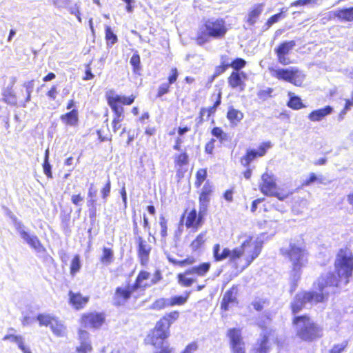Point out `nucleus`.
<instances>
[{
	"mask_svg": "<svg viewBox=\"0 0 353 353\" xmlns=\"http://www.w3.org/2000/svg\"><path fill=\"white\" fill-rule=\"evenodd\" d=\"M211 98L214 99V103L212 106L208 108H201L199 112V123H202L204 121V117L207 119L214 117L217 108L221 105L222 101V92L221 90L218 93H213L211 94Z\"/></svg>",
	"mask_w": 353,
	"mask_h": 353,
	"instance_id": "nucleus-26",
	"label": "nucleus"
},
{
	"mask_svg": "<svg viewBox=\"0 0 353 353\" xmlns=\"http://www.w3.org/2000/svg\"><path fill=\"white\" fill-rule=\"evenodd\" d=\"M105 39L108 46H112L118 41L117 36L112 32L108 26L105 28Z\"/></svg>",
	"mask_w": 353,
	"mask_h": 353,
	"instance_id": "nucleus-46",
	"label": "nucleus"
},
{
	"mask_svg": "<svg viewBox=\"0 0 353 353\" xmlns=\"http://www.w3.org/2000/svg\"><path fill=\"white\" fill-rule=\"evenodd\" d=\"M259 189L263 194L276 197L280 201L285 200L292 194V192L287 187L279 188L276 176L271 171L268 170L261 174Z\"/></svg>",
	"mask_w": 353,
	"mask_h": 353,
	"instance_id": "nucleus-6",
	"label": "nucleus"
},
{
	"mask_svg": "<svg viewBox=\"0 0 353 353\" xmlns=\"http://www.w3.org/2000/svg\"><path fill=\"white\" fill-rule=\"evenodd\" d=\"M334 16L341 21H353V7L339 9Z\"/></svg>",
	"mask_w": 353,
	"mask_h": 353,
	"instance_id": "nucleus-40",
	"label": "nucleus"
},
{
	"mask_svg": "<svg viewBox=\"0 0 353 353\" xmlns=\"http://www.w3.org/2000/svg\"><path fill=\"white\" fill-rule=\"evenodd\" d=\"M216 140L214 139H210L204 146V152L205 154L212 156L214 153Z\"/></svg>",
	"mask_w": 353,
	"mask_h": 353,
	"instance_id": "nucleus-56",
	"label": "nucleus"
},
{
	"mask_svg": "<svg viewBox=\"0 0 353 353\" xmlns=\"http://www.w3.org/2000/svg\"><path fill=\"white\" fill-rule=\"evenodd\" d=\"M137 292L134 285L130 283L124 285H119L115 288L112 295V304L116 307H121L131 300L135 302L141 296Z\"/></svg>",
	"mask_w": 353,
	"mask_h": 353,
	"instance_id": "nucleus-12",
	"label": "nucleus"
},
{
	"mask_svg": "<svg viewBox=\"0 0 353 353\" xmlns=\"http://www.w3.org/2000/svg\"><path fill=\"white\" fill-rule=\"evenodd\" d=\"M152 307L157 310H161L167 307H171L169 299L159 298L155 300L152 304Z\"/></svg>",
	"mask_w": 353,
	"mask_h": 353,
	"instance_id": "nucleus-49",
	"label": "nucleus"
},
{
	"mask_svg": "<svg viewBox=\"0 0 353 353\" xmlns=\"http://www.w3.org/2000/svg\"><path fill=\"white\" fill-rule=\"evenodd\" d=\"M34 80L32 79L23 84V86L26 88L27 96L26 98V101L28 102L30 101L31 99V93L32 92L34 88Z\"/></svg>",
	"mask_w": 353,
	"mask_h": 353,
	"instance_id": "nucleus-59",
	"label": "nucleus"
},
{
	"mask_svg": "<svg viewBox=\"0 0 353 353\" xmlns=\"http://www.w3.org/2000/svg\"><path fill=\"white\" fill-rule=\"evenodd\" d=\"M50 327L55 336L58 337H63L66 336L67 328L58 318H55Z\"/></svg>",
	"mask_w": 353,
	"mask_h": 353,
	"instance_id": "nucleus-38",
	"label": "nucleus"
},
{
	"mask_svg": "<svg viewBox=\"0 0 353 353\" xmlns=\"http://www.w3.org/2000/svg\"><path fill=\"white\" fill-rule=\"evenodd\" d=\"M198 350L196 341H192L188 344L180 353H194Z\"/></svg>",
	"mask_w": 353,
	"mask_h": 353,
	"instance_id": "nucleus-60",
	"label": "nucleus"
},
{
	"mask_svg": "<svg viewBox=\"0 0 353 353\" xmlns=\"http://www.w3.org/2000/svg\"><path fill=\"white\" fill-rule=\"evenodd\" d=\"M295 46V41L290 40L282 41L274 48V52L280 64L287 65L293 63V61L289 58V55Z\"/></svg>",
	"mask_w": 353,
	"mask_h": 353,
	"instance_id": "nucleus-20",
	"label": "nucleus"
},
{
	"mask_svg": "<svg viewBox=\"0 0 353 353\" xmlns=\"http://www.w3.org/2000/svg\"><path fill=\"white\" fill-rule=\"evenodd\" d=\"M211 263L209 261L201 263L186 269L183 272L176 275L178 283L183 287H190L196 282V279L192 277H188V275H192L197 277H204L210 272Z\"/></svg>",
	"mask_w": 353,
	"mask_h": 353,
	"instance_id": "nucleus-11",
	"label": "nucleus"
},
{
	"mask_svg": "<svg viewBox=\"0 0 353 353\" xmlns=\"http://www.w3.org/2000/svg\"><path fill=\"white\" fill-rule=\"evenodd\" d=\"M258 327L265 332L261 338L257 341L256 345L253 347V353H269L271 347L270 345V336H272L274 330L272 329L267 330V326L263 321L257 323Z\"/></svg>",
	"mask_w": 353,
	"mask_h": 353,
	"instance_id": "nucleus-22",
	"label": "nucleus"
},
{
	"mask_svg": "<svg viewBox=\"0 0 353 353\" xmlns=\"http://www.w3.org/2000/svg\"><path fill=\"white\" fill-rule=\"evenodd\" d=\"M226 336L231 353H248L246 343L241 327H230L226 331Z\"/></svg>",
	"mask_w": 353,
	"mask_h": 353,
	"instance_id": "nucleus-15",
	"label": "nucleus"
},
{
	"mask_svg": "<svg viewBox=\"0 0 353 353\" xmlns=\"http://www.w3.org/2000/svg\"><path fill=\"white\" fill-rule=\"evenodd\" d=\"M296 336L305 342H312L323 336L322 328L308 314L295 315L292 319Z\"/></svg>",
	"mask_w": 353,
	"mask_h": 353,
	"instance_id": "nucleus-5",
	"label": "nucleus"
},
{
	"mask_svg": "<svg viewBox=\"0 0 353 353\" xmlns=\"http://www.w3.org/2000/svg\"><path fill=\"white\" fill-rule=\"evenodd\" d=\"M247 65V61L241 57L231 59L227 54L220 56V63L214 68L213 74L210 77V81L212 82L217 77L223 74L230 68L234 69H243Z\"/></svg>",
	"mask_w": 353,
	"mask_h": 353,
	"instance_id": "nucleus-13",
	"label": "nucleus"
},
{
	"mask_svg": "<svg viewBox=\"0 0 353 353\" xmlns=\"http://www.w3.org/2000/svg\"><path fill=\"white\" fill-rule=\"evenodd\" d=\"M272 147V142L266 141L261 142L257 149H247L244 155L240 159L241 163L244 167H248L254 160L264 157Z\"/></svg>",
	"mask_w": 353,
	"mask_h": 353,
	"instance_id": "nucleus-19",
	"label": "nucleus"
},
{
	"mask_svg": "<svg viewBox=\"0 0 353 353\" xmlns=\"http://www.w3.org/2000/svg\"><path fill=\"white\" fill-rule=\"evenodd\" d=\"M59 93L57 86L52 85L50 88L46 92V96L51 100L54 101L57 99Z\"/></svg>",
	"mask_w": 353,
	"mask_h": 353,
	"instance_id": "nucleus-63",
	"label": "nucleus"
},
{
	"mask_svg": "<svg viewBox=\"0 0 353 353\" xmlns=\"http://www.w3.org/2000/svg\"><path fill=\"white\" fill-rule=\"evenodd\" d=\"M179 73L178 69L176 67H173L170 69V73L168 77V81L161 83L157 88L156 92V98L161 99L164 95L168 94L171 90V85L176 83L179 77Z\"/></svg>",
	"mask_w": 353,
	"mask_h": 353,
	"instance_id": "nucleus-27",
	"label": "nucleus"
},
{
	"mask_svg": "<svg viewBox=\"0 0 353 353\" xmlns=\"http://www.w3.org/2000/svg\"><path fill=\"white\" fill-rule=\"evenodd\" d=\"M287 9L282 8L280 9L279 12L276 13L269 17L264 24V30L270 29L273 24L278 23L281 19H284L286 16Z\"/></svg>",
	"mask_w": 353,
	"mask_h": 353,
	"instance_id": "nucleus-39",
	"label": "nucleus"
},
{
	"mask_svg": "<svg viewBox=\"0 0 353 353\" xmlns=\"http://www.w3.org/2000/svg\"><path fill=\"white\" fill-rule=\"evenodd\" d=\"M334 109L330 105H325L323 108L312 110L307 116L309 120L312 122H319L322 121L325 117L332 114Z\"/></svg>",
	"mask_w": 353,
	"mask_h": 353,
	"instance_id": "nucleus-31",
	"label": "nucleus"
},
{
	"mask_svg": "<svg viewBox=\"0 0 353 353\" xmlns=\"http://www.w3.org/2000/svg\"><path fill=\"white\" fill-rule=\"evenodd\" d=\"M211 134L217 138L220 142H223L227 139V134L221 127H214L211 130Z\"/></svg>",
	"mask_w": 353,
	"mask_h": 353,
	"instance_id": "nucleus-52",
	"label": "nucleus"
},
{
	"mask_svg": "<svg viewBox=\"0 0 353 353\" xmlns=\"http://www.w3.org/2000/svg\"><path fill=\"white\" fill-rule=\"evenodd\" d=\"M208 170L207 168H199L195 173V179L194 185L196 188L199 189L202 185L209 181L208 179Z\"/></svg>",
	"mask_w": 353,
	"mask_h": 353,
	"instance_id": "nucleus-42",
	"label": "nucleus"
},
{
	"mask_svg": "<svg viewBox=\"0 0 353 353\" xmlns=\"http://www.w3.org/2000/svg\"><path fill=\"white\" fill-rule=\"evenodd\" d=\"M170 336L150 332L147 334L144 343L153 347V353H175V350L168 341Z\"/></svg>",
	"mask_w": 353,
	"mask_h": 353,
	"instance_id": "nucleus-14",
	"label": "nucleus"
},
{
	"mask_svg": "<svg viewBox=\"0 0 353 353\" xmlns=\"http://www.w3.org/2000/svg\"><path fill=\"white\" fill-rule=\"evenodd\" d=\"M315 182L322 183V179L318 178L316 176L315 173L312 172L309 174V176L307 179L303 181V182L301 183V186L307 187Z\"/></svg>",
	"mask_w": 353,
	"mask_h": 353,
	"instance_id": "nucleus-54",
	"label": "nucleus"
},
{
	"mask_svg": "<svg viewBox=\"0 0 353 353\" xmlns=\"http://www.w3.org/2000/svg\"><path fill=\"white\" fill-rule=\"evenodd\" d=\"M226 21L223 18H208L203 20L196 33L195 41L199 46H203L212 39H223L228 32Z\"/></svg>",
	"mask_w": 353,
	"mask_h": 353,
	"instance_id": "nucleus-4",
	"label": "nucleus"
},
{
	"mask_svg": "<svg viewBox=\"0 0 353 353\" xmlns=\"http://www.w3.org/2000/svg\"><path fill=\"white\" fill-rule=\"evenodd\" d=\"M55 316L50 314H39L37 316V319L39 321L40 326H49L53 323L55 319Z\"/></svg>",
	"mask_w": 353,
	"mask_h": 353,
	"instance_id": "nucleus-47",
	"label": "nucleus"
},
{
	"mask_svg": "<svg viewBox=\"0 0 353 353\" xmlns=\"http://www.w3.org/2000/svg\"><path fill=\"white\" fill-rule=\"evenodd\" d=\"M110 190H111V182L110 179L107 181L105 184L102 187L100 192L101 194V197L103 199L104 201H106L108 197L109 196L110 194Z\"/></svg>",
	"mask_w": 353,
	"mask_h": 353,
	"instance_id": "nucleus-57",
	"label": "nucleus"
},
{
	"mask_svg": "<svg viewBox=\"0 0 353 353\" xmlns=\"http://www.w3.org/2000/svg\"><path fill=\"white\" fill-rule=\"evenodd\" d=\"M199 207L207 209L210 203L211 198L212 197L214 192V185L210 181H206L203 187L199 188Z\"/></svg>",
	"mask_w": 353,
	"mask_h": 353,
	"instance_id": "nucleus-25",
	"label": "nucleus"
},
{
	"mask_svg": "<svg viewBox=\"0 0 353 353\" xmlns=\"http://www.w3.org/2000/svg\"><path fill=\"white\" fill-rule=\"evenodd\" d=\"M280 252L281 255L291 263L290 276L292 281L290 284V292L292 294L297 288L303 269L308 263L307 252L304 248L295 243H290L288 248L281 249Z\"/></svg>",
	"mask_w": 353,
	"mask_h": 353,
	"instance_id": "nucleus-3",
	"label": "nucleus"
},
{
	"mask_svg": "<svg viewBox=\"0 0 353 353\" xmlns=\"http://www.w3.org/2000/svg\"><path fill=\"white\" fill-rule=\"evenodd\" d=\"M311 4H317V0H296L290 3V6L301 7Z\"/></svg>",
	"mask_w": 353,
	"mask_h": 353,
	"instance_id": "nucleus-58",
	"label": "nucleus"
},
{
	"mask_svg": "<svg viewBox=\"0 0 353 353\" xmlns=\"http://www.w3.org/2000/svg\"><path fill=\"white\" fill-rule=\"evenodd\" d=\"M239 285H232L227 290L221 299L220 303V310L221 312H227L234 305L239 304Z\"/></svg>",
	"mask_w": 353,
	"mask_h": 353,
	"instance_id": "nucleus-23",
	"label": "nucleus"
},
{
	"mask_svg": "<svg viewBox=\"0 0 353 353\" xmlns=\"http://www.w3.org/2000/svg\"><path fill=\"white\" fill-rule=\"evenodd\" d=\"M208 210L199 207V210L194 206L187 207L181 215L179 223L192 232L199 230L205 223V216Z\"/></svg>",
	"mask_w": 353,
	"mask_h": 353,
	"instance_id": "nucleus-8",
	"label": "nucleus"
},
{
	"mask_svg": "<svg viewBox=\"0 0 353 353\" xmlns=\"http://www.w3.org/2000/svg\"><path fill=\"white\" fill-rule=\"evenodd\" d=\"M84 200V196L81 193L74 194L71 196V202L75 206H79Z\"/></svg>",
	"mask_w": 353,
	"mask_h": 353,
	"instance_id": "nucleus-64",
	"label": "nucleus"
},
{
	"mask_svg": "<svg viewBox=\"0 0 353 353\" xmlns=\"http://www.w3.org/2000/svg\"><path fill=\"white\" fill-rule=\"evenodd\" d=\"M288 96L289 100L287 102V106L288 108L294 110H298L306 107L299 97L294 95L292 92H289Z\"/></svg>",
	"mask_w": 353,
	"mask_h": 353,
	"instance_id": "nucleus-41",
	"label": "nucleus"
},
{
	"mask_svg": "<svg viewBox=\"0 0 353 353\" xmlns=\"http://www.w3.org/2000/svg\"><path fill=\"white\" fill-rule=\"evenodd\" d=\"M90 301L89 296H83L79 292H68V303L76 310H81L85 307Z\"/></svg>",
	"mask_w": 353,
	"mask_h": 353,
	"instance_id": "nucleus-29",
	"label": "nucleus"
},
{
	"mask_svg": "<svg viewBox=\"0 0 353 353\" xmlns=\"http://www.w3.org/2000/svg\"><path fill=\"white\" fill-rule=\"evenodd\" d=\"M273 89L272 88H267L258 91L257 97L261 101H265L272 97Z\"/></svg>",
	"mask_w": 353,
	"mask_h": 353,
	"instance_id": "nucleus-55",
	"label": "nucleus"
},
{
	"mask_svg": "<svg viewBox=\"0 0 353 353\" xmlns=\"http://www.w3.org/2000/svg\"><path fill=\"white\" fill-rule=\"evenodd\" d=\"M150 273L146 270H141L138 273L132 285L137 291H144L145 289L155 285L162 279L161 273L156 270L153 278L150 279Z\"/></svg>",
	"mask_w": 353,
	"mask_h": 353,
	"instance_id": "nucleus-18",
	"label": "nucleus"
},
{
	"mask_svg": "<svg viewBox=\"0 0 353 353\" xmlns=\"http://www.w3.org/2000/svg\"><path fill=\"white\" fill-rule=\"evenodd\" d=\"M263 4L254 5L248 12L246 23L250 26H254L263 12Z\"/></svg>",
	"mask_w": 353,
	"mask_h": 353,
	"instance_id": "nucleus-35",
	"label": "nucleus"
},
{
	"mask_svg": "<svg viewBox=\"0 0 353 353\" xmlns=\"http://www.w3.org/2000/svg\"><path fill=\"white\" fill-rule=\"evenodd\" d=\"M183 140L181 137H176L172 148L179 152L173 155V165L175 169V177L177 182H180L188 170L190 158L185 150L182 149Z\"/></svg>",
	"mask_w": 353,
	"mask_h": 353,
	"instance_id": "nucleus-9",
	"label": "nucleus"
},
{
	"mask_svg": "<svg viewBox=\"0 0 353 353\" xmlns=\"http://www.w3.org/2000/svg\"><path fill=\"white\" fill-rule=\"evenodd\" d=\"M43 169L44 174L47 176L48 179L52 178V173L51 170V165L49 162V150L47 149L45 151V157H44V161L43 163Z\"/></svg>",
	"mask_w": 353,
	"mask_h": 353,
	"instance_id": "nucleus-50",
	"label": "nucleus"
},
{
	"mask_svg": "<svg viewBox=\"0 0 353 353\" xmlns=\"http://www.w3.org/2000/svg\"><path fill=\"white\" fill-rule=\"evenodd\" d=\"M304 292H301L296 294L290 304V310L293 314H296L301 311L304 307L305 303H308L305 299Z\"/></svg>",
	"mask_w": 353,
	"mask_h": 353,
	"instance_id": "nucleus-32",
	"label": "nucleus"
},
{
	"mask_svg": "<svg viewBox=\"0 0 353 353\" xmlns=\"http://www.w3.org/2000/svg\"><path fill=\"white\" fill-rule=\"evenodd\" d=\"M348 345L349 342L347 340H345L341 343L334 344L329 350V353H342L345 351Z\"/></svg>",
	"mask_w": 353,
	"mask_h": 353,
	"instance_id": "nucleus-53",
	"label": "nucleus"
},
{
	"mask_svg": "<svg viewBox=\"0 0 353 353\" xmlns=\"http://www.w3.org/2000/svg\"><path fill=\"white\" fill-rule=\"evenodd\" d=\"M244 117V114L241 110L236 109L233 106H230L228 108L226 113V118L232 126H236L239 125Z\"/></svg>",
	"mask_w": 353,
	"mask_h": 353,
	"instance_id": "nucleus-33",
	"label": "nucleus"
},
{
	"mask_svg": "<svg viewBox=\"0 0 353 353\" xmlns=\"http://www.w3.org/2000/svg\"><path fill=\"white\" fill-rule=\"evenodd\" d=\"M130 63L134 73H139L141 69V59L138 52H134L130 58Z\"/></svg>",
	"mask_w": 353,
	"mask_h": 353,
	"instance_id": "nucleus-48",
	"label": "nucleus"
},
{
	"mask_svg": "<svg viewBox=\"0 0 353 353\" xmlns=\"http://www.w3.org/2000/svg\"><path fill=\"white\" fill-rule=\"evenodd\" d=\"M19 233L21 238L23 239L31 248L35 250L43 248L40 240L37 236H30L29 234L24 230L20 231Z\"/></svg>",
	"mask_w": 353,
	"mask_h": 353,
	"instance_id": "nucleus-36",
	"label": "nucleus"
},
{
	"mask_svg": "<svg viewBox=\"0 0 353 353\" xmlns=\"http://www.w3.org/2000/svg\"><path fill=\"white\" fill-rule=\"evenodd\" d=\"M190 294L191 291L187 290L185 291L183 294L171 296L169 299L170 307H172L174 306H181L185 305L188 302Z\"/></svg>",
	"mask_w": 353,
	"mask_h": 353,
	"instance_id": "nucleus-37",
	"label": "nucleus"
},
{
	"mask_svg": "<svg viewBox=\"0 0 353 353\" xmlns=\"http://www.w3.org/2000/svg\"><path fill=\"white\" fill-rule=\"evenodd\" d=\"M242 69L233 70L228 77V86L233 90L242 92L245 90L248 74Z\"/></svg>",
	"mask_w": 353,
	"mask_h": 353,
	"instance_id": "nucleus-21",
	"label": "nucleus"
},
{
	"mask_svg": "<svg viewBox=\"0 0 353 353\" xmlns=\"http://www.w3.org/2000/svg\"><path fill=\"white\" fill-rule=\"evenodd\" d=\"M220 250L221 245L215 243L212 247L214 261L219 262L228 259L231 268L236 274H240L259 256L262 250V243L248 235L239 246L232 250L225 248L221 252Z\"/></svg>",
	"mask_w": 353,
	"mask_h": 353,
	"instance_id": "nucleus-2",
	"label": "nucleus"
},
{
	"mask_svg": "<svg viewBox=\"0 0 353 353\" xmlns=\"http://www.w3.org/2000/svg\"><path fill=\"white\" fill-rule=\"evenodd\" d=\"M271 76L279 80L290 83L294 86L301 87L305 79V74L296 67L269 68Z\"/></svg>",
	"mask_w": 353,
	"mask_h": 353,
	"instance_id": "nucleus-10",
	"label": "nucleus"
},
{
	"mask_svg": "<svg viewBox=\"0 0 353 353\" xmlns=\"http://www.w3.org/2000/svg\"><path fill=\"white\" fill-rule=\"evenodd\" d=\"M265 304H268V301L266 299L256 300L252 303L254 309L258 312H261Z\"/></svg>",
	"mask_w": 353,
	"mask_h": 353,
	"instance_id": "nucleus-61",
	"label": "nucleus"
},
{
	"mask_svg": "<svg viewBox=\"0 0 353 353\" xmlns=\"http://www.w3.org/2000/svg\"><path fill=\"white\" fill-rule=\"evenodd\" d=\"M180 317L178 310H172L165 314L157 321L154 327L150 330V332L159 334L163 336H170V328L172 324L175 323Z\"/></svg>",
	"mask_w": 353,
	"mask_h": 353,
	"instance_id": "nucleus-16",
	"label": "nucleus"
},
{
	"mask_svg": "<svg viewBox=\"0 0 353 353\" xmlns=\"http://www.w3.org/2000/svg\"><path fill=\"white\" fill-rule=\"evenodd\" d=\"M3 100L8 104L16 105L17 97L12 86L7 87L2 92Z\"/></svg>",
	"mask_w": 353,
	"mask_h": 353,
	"instance_id": "nucleus-43",
	"label": "nucleus"
},
{
	"mask_svg": "<svg viewBox=\"0 0 353 353\" xmlns=\"http://www.w3.org/2000/svg\"><path fill=\"white\" fill-rule=\"evenodd\" d=\"M88 205L91 206V208L89 209L90 218L94 219L97 215L96 199H90L88 201Z\"/></svg>",
	"mask_w": 353,
	"mask_h": 353,
	"instance_id": "nucleus-62",
	"label": "nucleus"
},
{
	"mask_svg": "<svg viewBox=\"0 0 353 353\" xmlns=\"http://www.w3.org/2000/svg\"><path fill=\"white\" fill-rule=\"evenodd\" d=\"M170 261L174 265L183 268L187 265H192L194 263H195L196 259L192 256H188L185 259L183 260H171Z\"/></svg>",
	"mask_w": 353,
	"mask_h": 353,
	"instance_id": "nucleus-51",
	"label": "nucleus"
},
{
	"mask_svg": "<svg viewBox=\"0 0 353 353\" xmlns=\"http://www.w3.org/2000/svg\"><path fill=\"white\" fill-rule=\"evenodd\" d=\"M107 315L104 312H88L83 313L79 318L80 324L84 327L99 330L106 323Z\"/></svg>",
	"mask_w": 353,
	"mask_h": 353,
	"instance_id": "nucleus-17",
	"label": "nucleus"
},
{
	"mask_svg": "<svg viewBox=\"0 0 353 353\" xmlns=\"http://www.w3.org/2000/svg\"><path fill=\"white\" fill-rule=\"evenodd\" d=\"M136 241L137 243V252L139 263L143 267H147L150 261L152 246L141 236H138Z\"/></svg>",
	"mask_w": 353,
	"mask_h": 353,
	"instance_id": "nucleus-24",
	"label": "nucleus"
},
{
	"mask_svg": "<svg viewBox=\"0 0 353 353\" xmlns=\"http://www.w3.org/2000/svg\"><path fill=\"white\" fill-rule=\"evenodd\" d=\"M79 345L75 347L76 353H91L93 351L90 334L88 331L79 329L77 332Z\"/></svg>",
	"mask_w": 353,
	"mask_h": 353,
	"instance_id": "nucleus-28",
	"label": "nucleus"
},
{
	"mask_svg": "<svg viewBox=\"0 0 353 353\" xmlns=\"http://www.w3.org/2000/svg\"><path fill=\"white\" fill-rule=\"evenodd\" d=\"M334 272L328 274L324 281L317 283L319 292L303 291L308 303H319L326 301L329 293L324 292L326 287L340 288L347 285L353 275V253L345 247L338 250L334 263Z\"/></svg>",
	"mask_w": 353,
	"mask_h": 353,
	"instance_id": "nucleus-1",
	"label": "nucleus"
},
{
	"mask_svg": "<svg viewBox=\"0 0 353 353\" xmlns=\"http://www.w3.org/2000/svg\"><path fill=\"white\" fill-rule=\"evenodd\" d=\"M61 122L65 126L76 127L79 125V111L77 108H73L69 112L62 114L60 116Z\"/></svg>",
	"mask_w": 353,
	"mask_h": 353,
	"instance_id": "nucleus-30",
	"label": "nucleus"
},
{
	"mask_svg": "<svg viewBox=\"0 0 353 353\" xmlns=\"http://www.w3.org/2000/svg\"><path fill=\"white\" fill-rule=\"evenodd\" d=\"M207 241V232L203 231L198 234L190 242V248L192 252H201L205 247Z\"/></svg>",
	"mask_w": 353,
	"mask_h": 353,
	"instance_id": "nucleus-34",
	"label": "nucleus"
},
{
	"mask_svg": "<svg viewBox=\"0 0 353 353\" xmlns=\"http://www.w3.org/2000/svg\"><path fill=\"white\" fill-rule=\"evenodd\" d=\"M114 254L112 248L103 247L102 254L99 258L100 262L103 265H110L114 261Z\"/></svg>",
	"mask_w": 353,
	"mask_h": 353,
	"instance_id": "nucleus-44",
	"label": "nucleus"
},
{
	"mask_svg": "<svg viewBox=\"0 0 353 353\" xmlns=\"http://www.w3.org/2000/svg\"><path fill=\"white\" fill-rule=\"evenodd\" d=\"M81 268V258L79 254L73 256L70 264V274L71 276L74 277L80 272Z\"/></svg>",
	"mask_w": 353,
	"mask_h": 353,
	"instance_id": "nucleus-45",
	"label": "nucleus"
},
{
	"mask_svg": "<svg viewBox=\"0 0 353 353\" xmlns=\"http://www.w3.org/2000/svg\"><path fill=\"white\" fill-rule=\"evenodd\" d=\"M135 99L136 96L134 94L122 96L116 94L114 90L106 92L105 99L113 113L112 122L121 123L125 119V110L123 105L132 104Z\"/></svg>",
	"mask_w": 353,
	"mask_h": 353,
	"instance_id": "nucleus-7",
	"label": "nucleus"
}]
</instances>
